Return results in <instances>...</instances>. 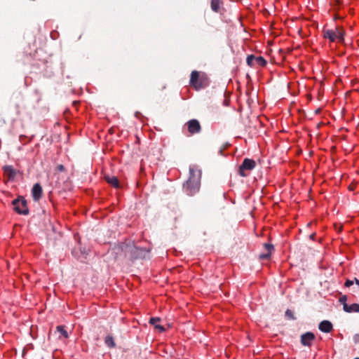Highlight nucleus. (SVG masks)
<instances>
[{"instance_id": "obj_1", "label": "nucleus", "mask_w": 359, "mask_h": 359, "mask_svg": "<svg viewBox=\"0 0 359 359\" xmlns=\"http://www.w3.org/2000/svg\"><path fill=\"white\" fill-rule=\"evenodd\" d=\"M201 172L194 168H189V177L183 184V188L187 195L192 196L197 193L200 189Z\"/></svg>"}, {"instance_id": "obj_2", "label": "nucleus", "mask_w": 359, "mask_h": 359, "mask_svg": "<svg viewBox=\"0 0 359 359\" xmlns=\"http://www.w3.org/2000/svg\"><path fill=\"white\" fill-rule=\"evenodd\" d=\"M118 251L121 250L124 252L125 257L130 260L144 258L148 252L144 248H139L134 245H122L116 248Z\"/></svg>"}, {"instance_id": "obj_3", "label": "nucleus", "mask_w": 359, "mask_h": 359, "mask_svg": "<svg viewBox=\"0 0 359 359\" xmlns=\"http://www.w3.org/2000/svg\"><path fill=\"white\" fill-rule=\"evenodd\" d=\"M323 36L331 42L338 41L342 43L344 40V30L340 27H337L334 29H324Z\"/></svg>"}, {"instance_id": "obj_4", "label": "nucleus", "mask_w": 359, "mask_h": 359, "mask_svg": "<svg viewBox=\"0 0 359 359\" xmlns=\"http://www.w3.org/2000/svg\"><path fill=\"white\" fill-rule=\"evenodd\" d=\"M14 210L20 215H27L29 209L27 201L23 197H19L13 201Z\"/></svg>"}, {"instance_id": "obj_5", "label": "nucleus", "mask_w": 359, "mask_h": 359, "mask_svg": "<svg viewBox=\"0 0 359 359\" xmlns=\"http://www.w3.org/2000/svg\"><path fill=\"white\" fill-rule=\"evenodd\" d=\"M256 162L250 158H245L239 167L238 173L242 177H246V171H250L255 168Z\"/></svg>"}, {"instance_id": "obj_6", "label": "nucleus", "mask_w": 359, "mask_h": 359, "mask_svg": "<svg viewBox=\"0 0 359 359\" xmlns=\"http://www.w3.org/2000/svg\"><path fill=\"white\" fill-rule=\"evenodd\" d=\"M200 78V74L198 72L194 70L191 73L190 76V85L194 86L196 90L203 88L204 84L203 83H198Z\"/></svg>"}, {"instance_id": "obj_7", "label": "nucleus", "mask_w": 359, "mask_h": 359, "mask_svg": "<svg viewBox=\"0 0 359 359\" xmlns=\"http://www.w3.org/2000/svg\"><path fill=\"white\" fill-rule=\"evenodd\" d=\"M186 125L187 126L188 131L191 134L198 133L201 130V124L196 119L189 121Z\"/></svg>"}, {"instance_id": "obj_8", "label": "nucleus", "mask_w": 359, "mask_h": 359, "mask_svg": "<svg viewBox=\"0 0 359 359\" xmlns=\"http://www.w3.org/2000/svg\"><path fill=\"white\" fill-rule=\"evenodd\" d=\"M316 337L313 333L307 332L301 335V344L305 346H311L312 341H314Z\"/></svg>"}, {"instance_id": "obj_9", "label": "nucleus", "mask_w": 359, "mask_h": 359, "mask_svg": "<svg viewBox=\"0 0 359 359\" xmlns=\"http://www.w3.org/2000/svg\"><path fill=\"white\" fill-rule=\"evenodd\" d=\"M32 195L34 201H39L43 195V190L41 186L36 183L34 185L32 189Z\"/></svg>"}, {"instance_id": "obj_10", "label": "nucleus", "mask_w": 359, "mask_h": 359, "mask_svg": "<svg viewBox=\"0 0 359 359\" xmlns=\"http://www.w3.org/2000/svg\"><path fill=\"white\" fill-rule=\"evenodd\" d=\"M318 328L323 332L329 333L333 330V326L329 320H323L319 323Z\"/></svg>"}, {"instance_id": "obj_11", "label": "nucleus", "mask_w": 359, "mask_h": 359, "mask_svg": "<svg viewBox=\"0 0 359 359\" xmlns=\"http://www.w3.org/2000/svg\"><path fill=\"white\" fill-rule=\"evenodd\" d=\"M264 248L266 251V253H262L259 255L260 259H267L270 257L271 252L274 250V247L272 244L270 243H264Z\"/></svg>"}, {"instance_id": "obj_12", "label": "nucleus", "mask_w": 359, "mask_h": 359, "mask_svg": "<svg viewBox=\"0 0 359 359\" xmlns=\"http://www.w3.org/2000/svg\"><path fill=\"white\" fill-rule=\"evenodd\" d=\"M4 174L9 178L13 179L16 175V171L12 165H5L3 167Z\"/></svg>"}, {"instance_id": "obj_13", "label": "nucleus", "mask_w": 359, "mask_h": 359, "mask_svg": "<svg viewBox=\"0 0 359 359\" xmlns=\"http://www.w3.org/2000/svg\"><path fill=\"white\" fill-rule=\"evenodd\" d=\"M104 179L107 182V183H109V184H111L114 187H115V188H118L119 187V182H118V178L116 177H115V176H110V175H105L104 176Z\"/></svg>"}, {"instance_id": "obj_14", "label": "nucleus", "mask_w": 359, "mask_h": 359, "mask_svg": "<svg viewBox=\"0 0 359 359\" xmlns=\"http://www.w3.org/2000/svg\"><path fill=\"white\" fill-rule=\"evenodd\" d=\"M344 311L347 313H359V304H345Z\"/></svg>"}, {"instance_id": "obj_15", "label": "nucleus", "mask_w": 359, "mask_h": 359, "mask_svg": "<svg viewBox=\"0 0 359 359\" xmlns=\"http://www.w3.org/2000/svg\"><path fill=\"white\" fill-rule=\"evenodd\" d=\"M161 320L159 318H151L149 320V323L151 325H154V328L158 329L161 332H164L165 328L158 324V323Z\"/></svg>"}, {"instance_id": "obj_16", "label": "nucleus", "mask_w": 359, "mask_h": 359, "mask_svg": "<svg viewBox=\"0 0 359 359\" xmlns=\"http://www.w3.org/2000/svg\"><path fill=\"white\" fill-rule=\"evenodd\" d=\"M56 330L60 334L59 337H63L64 338H68L69 335L67 330H65V326L58 325L56 327Z\"/></svg>"}, {"instance_id": "obj_17", "label": "nucleus", "mask_w": 359, "mask_h": 359, "mask_svg": "<svg viewBox=\"0 0 359 359\" xmlns=\"http://www.w3.org/2000/svg\"><path fill=\"white\" fill-rule=\"evenodd\" d=\"M220 0H211V9L215 12H218L219 8Z\"/></svg>"}, {"instance_id": "obj_18", "label": "nucleus", "mask_w": 359, "mask_h": 359, "mask_svg": "<svg viewBox=\"0 0 359 359\" xmlns=\"http://www.w3.org/2000/svg\"><path fill=\"white\" fill-rule=\"evenodd\" d=\"M104 342L106 345L109 348H113L115 346V343L111 336H107L104 339Z\"/></svg>"}, {"instance_id": "obj_19", "label": "nucleus", "mask_w": 359, "mask_h": 359, "mask_svg": "<svg viewBox=\"0 0 359 359\" xmlns=\"http://www.w3.org/2000/svg\"><path fill=\"white\" fill-rule=\"evenodd\" d=\"M255 62L261 67H264L266 65V60L262 56L255 57Z\"/></svg>"}, {"instance_id": "obj_20", "label": "nucleus", "mask_w": 359, "mask_h": 359, "mask_svg": "<svg viewBox=\"0 0 359 359\" xmlns=\"http://www.w3.org/2000/svg\"><path fill=\"white\" fill-rule=\"evenodd\" d=\"M198 83H203L204 84V88L208 85V79L205 74L200 75Z\"/></svg>"}, {"instance_id": "obj_21", "label": "nucleus", "mask_w": 359, "mask_h": 359, "mask_svg": "<svg viewBox=\"0 0 359 359\" xmlns=\"http://www.w3.org/2000/svg\"><path fill=\"white\" fill-rule=\"evenodd\" d=\"M255 62V57L253 55H248L246 59V62L248 65L252 67L254 65V62Z\"/></svg>"}, {"instance_id": "obj_22", "label": "nucleus", "mask_w": 359, "mask_h": 359, "mask_svg": "<svg viewBox=\"0 0 359 359\" xmlns=\"http://www.w3.org/2000/svg\"><path fill=\"white\" fill-rule=\"evenodd\" d=\"M285 315H286V316H287L291 320H294L295 319V317L294 316L293 312L291 310H290V309H287V311H285Z\"/></svg>"}, {"instance_id": "obj_23", "label": "nucleus", "mask_w": 359, "mask_h": 359, "mask_svg": "<svg viewBox=\"0 0 359 359\" xmlns=\"http://www.w3.org/2000/svg\"><path fill=\"white\" fill-rule=\"evenodd\" d=\"M346 301H347V297L346 295H342L341 297H340L339 298V302L343 304V309H344V305L345 304H346Z\"/></svg>"}, {"instance_id": "obj_24", "label": "nucleus", "mask_w": 359, "mask_h": 359, "mask_svg": "<svg viewBox=\"0 0 359 359\" xmlns=\"http://www.w3.org/2000/svg\"><path fill=\"white\" fill-rule=\"evenodd\" d=\"M353 284V280H346V282H345V283H344V285H345L346 287H350V286H351Z\"/></svg>"}, {"instance_id": "obj_25", "label": "nucleus", "mask_w": 359, "mask_h": 359, "mask_svg": "<svg viewBox=\"0 0 359 359\" xmlns=\"http://www.w3.org/2000/svg\"><path fill=\"white\" fill-rule=\"evenodd\" d=\"M56 169L60 172H62L65 170V167L63 165L60 164L57 166Z\"/></svg>"}, {"instance_id": "obj_26", "label": "nucleus", "mask_w": 359, "mask_h": 359, "mask_svg": "<svg viewBox=\"0 0 359 359\" xmlns=\"http://www.w3.org/2000/svg\"><path fill=\"white\" fill-rule=\"evenodd\" d=\"M315 236L316 234L315 233H312L310 235V238L312 239V240H314V238H315Z\"/></svg>"}, {"instance_id": "obj_27", "label": "nucleus", "mask_w": 359, "mask_h": 359, "mask_svg": "<svg viewBox=\"0 0 359 359\" xmlns=\"http://www.w3.org/2000/svg\"><path fill=\"white\" fill-rule=\"evenodd\" d=\"M6 123V121L5 120H0V126L3 124H5Z\"/></svg>"}, {"instance_id": "obj_28", "label": "nucleus", "mask_w": 359, "mask_h": 359, "mask_svg": "<svg viewBox=\"0 0 359 359\" xmlns=\"http://www.w3.org/2000/svg\"><path fill=\"white\" fill-rule=\"evenodd\" d=\"M355 359H359V358H355Z\"/></svg>"}]
</instances>
